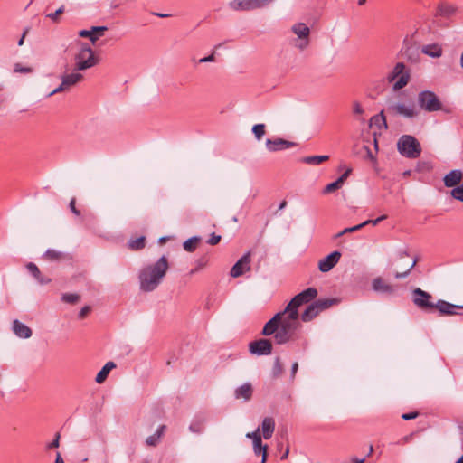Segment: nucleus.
Here are the masks:
<instances>
[{"instance_id":"1","label":"nucleus","mask_w":463,"mask_h":463,"mask_svg":"<svg viewBox=\"0 0 463 463\" xmlns=\"http://www.w3.org/2000/svg\"><path fill=\"white\" fill-rule=\"evenodd\" d=\"M168 269L169 263L165 256H162L155 263L148 264L141 269L138 274L140 290L144 292L154 291L162 282Z\"/></svg>"},{"instance_id":"2","label":"nucleus","mask_w":463,"mask_h":463,"mask_svg":"<svg viewBox=\"0 0 463 463\" xmlns=\"http://www.w3.org/2000/svg\"><path fill=\"white\" fill-rule=\"evenodd\" d=\"M279 313H283V316L280 318L279 327L274 335V339L276 344L284 345L296 339V331L301 327V324L299 322V316L291 317L290 311H286V307Z\"/></svg>"},{"instance_id":"3","label":"nucleus","mask_w":463,"mask_h":463,"mask_svg":"<svg viewBox=\"0 0 463 463\" xmlns=\"http://www.w3.org/2000/svg\"><path fill=\"white\" fill-rule=\"evenodd\" d=\"M392 83V90L397 91L408 85L411 80V69L403 62H397L386 77Z\"/></svg>"},{"instance_id":"4","label":"nucleus","mask_w":463,"mask_h":463,"mask_svg":"<svg viewBox=\"0 0 463 463\" xmlns=\"http://www.w3.org/2000/svg\"><path fill=\"white\" fill-rule=\"evenodd\" d=\"M74 71H78L90 69L99 62V59L95 56L94 51L88 43H81L78 53L74 56Z\"/></svg>"},{"instance_id":"5","label":"nucleus","mask_w":463,"mask_h":463,"mask_svg":"<svg viewBox=\"0 0 463 463\" xmlns=\"http://www.w3.org/2000/svg\"><path fill=\"white\" fill-rule=\"evenodd\" d=\"M399 153L411 159H415L420 156L421 146L419 141L411 135H402L397 142Z\"/></svg>"},{"instance_id":"6","label":"nucleus","mask_w":463,"mask_h":463,"mask_svg":"<svg viewBox=\"0 0 463 463\" xmlns=\"http://www.w3.org/2000/svg\"><path fill=\"white\" fill-rule=\"evenodd\" d=\"M418 104L427 112H435L442 110L445 113H450L449 108H443L438 96L430 90H422L418 95Z\"/></svg>"},{"instance_id":"7","label":"nucleus","mask_w":463,"mask_h":463,"mask_svg":"<svg viewBox=\"0 0 463 463\" xmlns=\"http://www.w3.org/2000/svg\"><path fill=\"white\" fill-rule=\"evenodd\" d=\"M317 296V290L315 288H307L297 294L286 306V311H290L291 317L299 316L298 307L304 304L310 303Z\"/></svg>"},{"instance_id":"8","label":"nucleus","mask_w":463,"mask_h":463,"mask_svg":"<svg viewBox=\"0 0 463 463\" xmlns=\"http://www.w3.org/2000/svg\"><path fill=\"white\" fill-rule=\"evenodd\" d=\"M335 298H319L310 303L305 311L301 314V320L303 322H309L313 320L320 312L330 307L336 303Z\"/></svg>"},{"instance_id":"9","label":"nucleus","mask_w":463,"mask_h":463,"mask_svg":"<svg viewBox=\"0 0 463 463\" xmlns=\"http://www.w3.org/2000/svg\"><path fill=\"white\" fill-rule=\"evenodd\" d=\"M386 112L392 116H402L406 118H413L418 115L413 103L405 105L392 99L386 101Z\"/></svg>"},{"instance_id":"10","label":"nucleus","mask_w":463,"mask_h":463,"mask_svg":"<svg viewBox=\"0 0 463 463\" xmlns=\"http://www.w3.org/2000/svg\"><path fill=\"white\" fill-rule=\"evenodd\" d=\"M433 297L429 292L416 288L412 290V302L420 310L430 312L434 310Z\"/></svg>"},{"instance_id":"11","label":"nucleus","mask_w":463,"mask_h":463,"mask_svg":"<svg viewBox=\"0 0 463 463\" xmlns=\"http://www.w3.org/2000/svg\"><path fill=\"white\" fill-rule=\"evenodd\" d=\"M249 350L252 354L269 355L272 353L271 341L266 338H260L249 344Z\"/></svg>"},{"instance_id":"12","label":"nucleus","mask_w":463,"mask_h":463,"mask_svg":"<svg viewBox=\"0 0 463 463\" xmlns=\"http://www.w3.org/2000/svg\"><path fill=\"white\" fill-rule=\"evenodd\" d=\"M73 71L70 74H65L61 77V83L53 90L50 95L64 91L65 90L76 85L83 80V75L80 72Z\"/></svg>"},{"instance_id":"13","label":"nucleus","mask_w":463,"mask_h":463,"mask_svg":"<svg viewBox=\"0 0 463 463\" xmlns=\"http://www.w3.org/2000/svg\"><path fill=\"white\" fill-rule=\"evenodd\" d=\"M250 253L246 252L242 255L236 263L232 266L230 275L232 278H238L243 275L246 271L250 269Z\"/></svg>"},{"instance_id":"14","label":"nucleus","mask_w":463,"mask_h":463,"mask_svg":"<svg viewBox=\"0 0 463 463\" xmlns=\"http://www.w3.org/2000/svg\"><path fill=\"white\" fill-rule=\"evenodd\" d=\"M434 309H437L440 316L461 315L458 309H463V306L455 305L446 300L439 299L434 303Z\"/></svg>"},{"instance_id":"15","label":"nucleus","mask_w":463,"mask_h":463,"mask_svg":"<svg viewBox=\"0 0 463 463\" xmlns=\"http://www.w3.org/2000/svg\"><path fill=\"white\" fill-rule=\"evenodd\" d=\"M341 258V252L335 250L320 260L318 262V269L321 272L330 271L339 261Z\"/></svg>"},{"instance_id":"16","label":"nucleus","mask_w":463,"mask_h":463,"mask_svg":"<svg viewBox=\"0 0 463 463\" xmlns=\"http://www.w3.org/2000/svg\"><path fill=\"white\" fill-rule=\"evenodd\" d=\"M295 146L296 143L279 137L274 139L268 138L266 140V147L269 152L287 150Z\"/></svg>"},{"instance_id":"17","label":"nucleus","mask_w":463,"mask_h":463,"mask_svg":"<svg viewBox=\"0 0 463 463\" xmlns=\"http://www.w3.org/2000/svg\"><path fill=\"white\" fill-rule=\"evenodd\" d=\"M283 313H277L274 315L272 318H270L263 326L261 335L265 336H269L274 334V335L277 334L279 327V322L280 318L282 317Z\"/></svg>"},{"instance_id":"18","label":"nucleus","mask_w":463,"mask_h":463,"mask_svg":"<svg viewBox=\"0 0 463 463\" xmlns=\"http://www.w3.org/2000/svg\"><path fill=\"white\" fill-rule=\"evenodd\" d=\"M372 288L375 292L384 294L387 296L393 295L394 291H395L394 286L385 283L384 280L381 277H378V278H375L373 279Z\"/></svg>"},{"instance_id":"19","label":"nucleus","mask_w":463,"mask_h":463,"mask_svg":"<svg viewBox=\"0 0 463 463\" xmlns=\"http://www.w3.org/2000/svg\"><path fill=\"white\" fill-rule=\"evenodd\" d=\"M107 30L108 28L106 26H92L90 30H80L79 36L89 38L94 44Z\"/></svg>"},{"instance_id":"20","label":"nucleus","mask_w":463,"mask_h":463,"mask_svg":"<svg viewBox=\"0 0 463 463\" xmlns=\"http://www.w3.org/2000/svg\"><path fill=\"white\" fill-rule=\"evenodd\" d=\"M26 269L30 273V275L38 282L40 285H47L52 281V279L46 276H43L37 267V265L33 262H28L25 265Z\"/></svg>"},{"instance_id":"21","label":"nucleus","mask_w":463,"mask_h":463,"mask_svg":"<svg viewBox=\"0 0 463 463\" xmlns=\"http://www.w3.org/2000/svg\"><path fill=\"white\" fill-rule=\"evenodd\" d=\"M463 178V173L459 169L451 170L448 173L444 178V185L446 187H452V189L460 184V182Z\"/></svg>"},{"instance_id":"22","label":"nucleus","mask_w":463,"mask_h":463,"mask_svg":"<svg viewBox=\"0 0 463 463\" xmlns=\"http://www.w3.org/2000/svg\"><path fill=\"white\" fill-rule=\"evenodd\" d=\"M13 331L16 336L24 339L31 337L33 334L32 329L18 319H14L13 322Z\"/></svg>"},{"instance_id":"23","label":"nucleus","mask_w":463,"mask_h":463,"mask_svg":"<svg viewBox=\"0 0 463 463\" xmlns=\"http://www.w3.org/2000/svg\"><path fill=\"white\" fill-rule=\"evenodd\" d=\"M275 430V420L271 417H266L261 423L262 435L265 439H269Z\"/></svg>"},{"instance_id":"24","label":"nucleus","mask_w":463,"mask_h":463,"mask_svg":"<svg viewBox=\"0 0 463 463\" xmlns=\"http://www.w3.org/2000/svg\"><path fill=\"white\" fill-rule=\"evenodd\" d=\"M165 430H166V426L165 425H160L156 432L147 437L146 439V445L148 446V447H156L159 444L162 437L164 436L165 432Z\"/></svg>"},{"instance_id":"25","label":"nucleus","mask_w":463,"mask_h":463,"mask_svg":"<svg viewBox=\"0 0 463 463\" xmlns=\"http://www.w3.org/2000/svg\"><path fill=\"white\" fill-rule=\"evenodd\" d=\"M457 13V7L449 3H442L437 8V14L444 18H450Z\"/></svg>"},{"instance_id":"26","label":"nucleus","mask_w":463,"mask_h":463,"mask_svg":"<svg viewBox=\"0 0 463 463\" xmlns=\"http://www.w3.org/2000/svg\"><path fill=\"white\" fill-rule=\"evenodd\" d=\"M115 367L116 364L114 362L109 361L106 363L105 365L101 368V370L97 373L95 381L98 383H103L106 381L110 371Z\"/></svg>"},{"instance_id":"27","label":"nucleus","mask_w":463,"mask_h":463,"mask_svg":"<svg viewBox=\"0 0 463 463\" xmlns=\"http://www.w3.org/2000/svg\"><path fill=\"white\" fill-rule=\"evenodd\" d=\"M252 396V387L250 383H244L235 390V397L237 399L243 398L248 401Z\"/></svg>"},{"instance_id":"28","label":"nucleus","mask_w":463,"mask_h":463,"mask_svg":"<svg viewBox=\"0 0 463 463\" xmlns=\"http://www.w3.org/2000/svg\"><path fill=\"white\" fill-rule=\"evenodd\" d=\"M66 257L67 254L54 249H48L43 255V258L49 261H61L66 259Z\"/></svg>"},{"instance_id":"29","label":"nucleus","mask_w":463,"mask_h":463,"mask_svg":"<svg viewBox=\"0 0 463 463\" xmlns=\"http://www.w3.org/2000/svg\"><path fill=\"white\" fill-rule=\"evenodd\" d=\"M422 52L432 58H439L442 55V49L438 44H427L422 47Z\"/></svg>"},{"instance_id":"30","label":"nucleus","mask_w":463,"mask_h":463,"mask_svg":"<svg viewBox=\"0 0 463 463\" xmlns=\"http://www.w3.org/2000/svg\"><path fill=\"white\" fill-rule=\"evenodd\" d=\"M292 32L300 39L308 38L310 30L304 23H298L292 26Z\"/></svg>"},{"instance_id":"31","label":"nucleus","mask_w":463,"mask_h":463,"mask_svg":"<svg viewBox=\"0 0 463 463\" xmlns=\"http://www.w3.org/2000/svg\"><path fill=\"white\" fill-rule=\"evenodd\" d=\"M230 6L235 11H250L251 5L250 0H232Z\"/></svg>"},{"instance_id":"32","label":"nucleus","mask_w":463,"mask_h":463,"mask_svg":"<svg viewBox=\"0 0 463 463\" xmlns=\"http://www.w3.org/2000/svg\"><path fill=\"white\" fill-rule=\"evenodd\" d=\"M253 450L256 455L262 456L261 463H265L267 461L268 457V446L263 445L262 439H260L258 443H253Z\"/></svg>"},{"instance_id":"33","label":"nucleus","mask_w":463,"mask_h":463,"mask_svg":"<svg viewBox=\"0 0 463 463\" xmlns=\"http://www.w3.org/2000/svg\"><path fill=\"white\" fill-rule=\"evenodd\" d=\"M128 246L131 250H140L146 246V237L140 236L135 240H130L128 242Z\"/></svg>"},{"instance_id":"34","label":"nucleus","mask_w":463,"mask_h":463,"mask_svg":"<svg viewBox=\"0 0 463 463\" xmlns=\"http://www.w3.org/2000/svg\"><path fill=\"white\" fill-rule=\"evenodd\" d=\"M328 159V156H310L303 157L302 162L308 165H317Z\"/></svg>"},{"instance_id":"35","label":"nucleus","mask_w":463,"mask_h":463,"mask_svg":"<svg viewBox=\"0 0 463 463\" xmlns=\"http://www.w3.org/2000/svg\"><path fill=\"white\" fill-rule=\"evenodd\" d=\"M200 237L198 236H193L191 237L190 239L186 240L183 246H184V249L188 251V252H194L196 248H197V244L198 242L200 241Z\"/></svg>"},{"instance_id":"36","label":"nucleus","mask_w":463,"mask_h":463,"mask_svg":"<svg viewBox=\"0 0 463 463\" xmlns=\"http://www.w3.org/2000/svg\"><path fill=\"white\" fill-rule=\"evenodd\" d=\"M283 371H284V368H283V365H282V364L280 362V358L279 357H276L275 361H274V364H273L272 370H271V376H272V378H274V379L279 378L283 373Z\"/></svg>"},{"instance_id":"37","label":"nucleus","mask_w":463,"mask_h":463,"mask_svg":"<svg viewBox=\"0 0 463 463\" xmlns=\"http://www.w3.org/2000/svg\"><path fill=\"white\" fill-rule=\"evenodd\" d=\"M252 133L257 140H260L265 135V125L262 123L255 124L252 127Z\"/></svg>"},{"instance_id":"38","label":"nucleus","mask_w":463,"mask_h":463,"mask_svg":"<svg viewBox=\"0 0 463 463\" xmlns=\"http://www.w3.org/2000/svg\"><path fill=\"white\" fill-rule=\"evenodd\" d=\"M275 0H250L251 10L264 8Z\"/></svg>"},{"instance_id":"39","label":"nucleus","mask_w":463,"mask_h":463,"mask_svg":"<svg viewBox=\"0 0 463 463\" xmlns=\"http://www.w3.org/2000/svg\"><path fill=\"white\" fill-rule=\"evenodd\" d=\"M450 195L451 197H453L454 199L458 200V201H460L463 203V183L460 184L459 185L454 187L451 191H450Z\"/></svg>"},{"instance_id":"40","label":"nucleus","mask_w":463,"mask_h":463,"mask_svg":"<svg viewBox=\"0 0 463 463\" xmlns=\"http://www.w3.org/2000/svg\"><path fill=\"white\" fill-rule=\"evenodd\" d=\"M80 299V296L78 294L74 293H64L61 296V300L63 302L69 303V304H74L78 302Z\"/></svg>"},{"instance_id":"41","label":"nucleus","mask_w":463,"mask_h":463,"mask_svg":"<svg viewBox=\"0 0 463 463\" xmlns=\"http://www.w3.org/2000/svg\"><path fill=\"white\" fill-rule=\"evenodd\" d=\"M418 261V259H414L412 263L408 267V269L403 272H396L394 274L395 279H405L410 274L411 270L415 267L416 263Z\"/></svg>"},{"instance_id":"42","label":"nucleus","mask_w":463,"mask_h":463,"mask_svg":"<svg viewBox=\"0 0 463 463\" xmlns=\"http://www.w3.org/2000/svg\"><path fill=\"white\" fill-rule=\"evenodd\" d=\"M342 185L338 183L337 180L326 184L325 188L323 189V194H330L333 193L338 189H340Z\"/></svg>"},{"instance_id":"43","label":"nucleus","mask_w":463,"mask_h":463,"mask_svg":"<svg viewBox=\"0 0 463 463\" xmlns=\"http://www.w3.org/2000/svg\"><path fill=\"white\" fill-rule=\"evenodd\" d=\"M64 11H65V6L61 5L54 13L48 14L46 15V17L50 18L52 22L56 23L59 20V15L63 14Z\"/></svg>"},{"instance_id":"44","label":"nucleus","mask_w":463,"mask_h":463,"mask_svg":"<svg viewBox=\"0 0 463 463\" xmlns=\"http://www.w3.org/2000/svg\"><path fill=\"white\" fill-rule=\"evenodd\" d=\"M246 437L248 439H251L253 443H258L260 441V439H261V434H260V428L256 429L252 432L247 433Z\"/></svg>"},{"instance_id":"45","label":"nucleus","mask_w":463,"mask_h":463,"mask_svg":"<svg viewBox=\"0 0 463 463\" xmlns=\"http://www.w3.org/2000/svg\"><path fill=\"white\" fill-rule=\"evenodd\" d=\"M14 72H20V73H30L32 72V68L30 67H24L20 63H15L14 67Z\"/></svg>"},{"instance_id":"46","label":"nucleus","mask_w":463,"mask_h":463,"mask_svg":"<svg viewBox=\"0 0 463 463\" xmlns=\"http://www.w3.org/2000/svg\"><path fill=\"white\" fill-rule=\"evenodd\" d=\"M60 433H56L53 440L46 445L47 449L58 448L60 445Z\"/></svg>"},{"instance_id":"47","label":"nucleus","mask_w":463,"mask_h":463,"mask_svg":"<svg viewBox=\"0 0 463 463\" xmlns=\"http://www.w3.org/2000/svg\"><path fill=\"white\" fill-rule=\"evenodd\" d=\"M366 225H368V222H362V223H360L358 225L344 229V232H345V234L346 233H350V232H354L361 230L363 227H364Z\"/></svg>"},{"instance_id":"48","label":"nucleus","mask_w":463,"mask_h":463,"mask_svg":"<svg viewBox=\"0 0 463 463\" xmlns=\"http://www.w3.org/2000/svg\"><path fill=\"white\" fill-rule=\"evenodd\" d=\"M202 423L199 422V421H193L190 426H189V430L192 431V432H195V433H200L202 431Z\"/></svg>"},{"instance_id":"49","label":"nucleus","mask_w":463,"mask_h":463,"mask_svg":"<svg viewBox=\"0 0 463 463\" xmlns=\"http://www.w3.org/2000/svg\"><path fill=\"white\" fill-rule=\"evenodd\" d=\"M69 207H70V210L71 211V213L73 214H75L76 216H80V210H78L76 208V199L74 197L71 199L70 203H69Z\"/></svg>"},{"instance_id":"50","label":"nucleus","mask_w":463,"mask_h":463,"mask_svg":"<svg viewBox=\"0 0 463 463\" xmlns=\"http://www.w3.org/2000/svg\"><path fill=\"white\" fill-rule=\"evenodd\" d=\"M353 112L356 115L364 114V110L358 101L353 103Z\"/></svg>"},{"instance_id":"51","label":"nucleus","mask_w":463,"mask_h":463,"mask_svg":"<svg viewBox=\"0 0 463 463\" xmlns=\"http://www.w3.org/2000/svg\"><path fill=\"white\" fill-rule=\"evenodd\" d=\"M221 241V236L216 235L215 233H212L210 238L207 241V243L210 245H216Z\"/></svg>"},{"instance_id":"52","label":"nucleus","mask_w":463,"mask_h":463,"mask_svg":"<svg viewBox=\"0 0 463 463\" xmlns=\"http://www.w3.org/2000/svg\"><path fill=\"white\" fill-rule=\"evenodd\" d=\"M309 44L308 38H302L298 43H296V47H298L299 50L306 49Z\"/></svg>"},{"instance_id":"53","label":"nucleus","mask_w":463,"mask_h":463,"mask_svg":"<svg viewBox=\"0 0 463 463\" xmlns=\"http://www.w3.org/2000/svg\"><path fill=\"white\" fill-rule=\"evenodd\" d=\"M418 415H419L418 411H411V412H409V413H403L402 415V418L404 420H410L416 419L418 417Z\"/></svg>"},{"instance_id":"54","label":"nucleus","mask_w":463,"mask_h":463,"mask_svg":"<svg viewBox=\"0 0 463 463\" xmlns=\"http://www.w3.org/2000/svg\"><path fill=\"white\" fill-rule=\"evenodd\" d=\"M90 312V307L85 306L80 310L78 317L80 319H83Z\"/></svg>"},{"instance_id":"55","label":"nucleus","mask_w":463,"mask_h":463,"mask_svg":"<svg viewBox=\"0 0 463 463\" xmlns=\"http://www.w3.org/2000/svg\"><path fill=\"white\" fill-rule=\"evenodd\" d=\"M351 173V169H347L345 173H343L336 180L338 181V183L343 185L345 181L347 179V177L349 176Z\"/></svg>"},{"instance_id":"56","label":"nucleus","mask_w":463,"mask_h":463,"mask_svg":"<svg viewBox=\"0 0 463 463\" xmlns=\"http://www.w3.org/2000/svg\"><path fill=\"white\" fill-rule=\"evenodd\" d=\"M386 218H387V215L383 214L374 220H366L365 222H368V224H372V225L375 226L382 221L385 220Z\"/></svg>"},{"instance_id":"57","label":"nucleus","mask_w":463,"mask_h":463,"mask_svg":"<svg viewBox=\"0 0 463 463\" xmlns=\"http://www.w3.org/2000/svg\"><path fill=\"white\" fill-rule=\"evenodd\" d=\"M29 30H30V28H29V27H26V28L24 30V32H23V33H22V36H21V38L18 40V43H17L19 46H22V45L24 44V38H25L26 34L29 33Z\"/></svg>"},{"instance_id":"58","label":"nucleus","mask_w":463,"mask_h":463,"mask_svg":"<svg viewBox=\"0 0 463 463\" xmlns=\"http://www.w3.org/2000/svg\"><path fill=\"white\" fill-rule=\"evenodd\" d=\"M298 370V364L297 362L293 363L291 365V379L293 380L296 376V373Z\"/></svg>"},{"instance_id":"59","label":"nucleus","mask_w":463,"mask_h":463,"mask_svg":"<svg viewBox=\"0 0 463 463\" xmlns=\"http://www.w3.org/2000/svg\"><path fill=\"white\" fill-rule=\"evenodd\" d=\"M214 61V54L212 53L211 55H209L207 57L200 59L199 62L200 63H203V62H211V61Z\"/></svg>"},{"instance_id":"60","label":"nucleus","mask_w":463,"mask_h":463,"mask_svg":"<svg viewBox=\"0 0 463 463\" xmlns=\"http://www.w3.org/2000/svg\"><path fill=\"white\" fill-rule=\"evenodd\" d=\"M379 116H380V117H381V118H382V121H383V124L384 128H388V126H387V123H386V117H385V115H384V110H382V111L380 112Z\"/></svg>"},{"instance_id":"61","label":"nucleus","mask_w":463,"mask_h":463,"mask_svg":"<svg viewBox=\"0 0 463 463\" xmlns=\"http://www.w3.org/2000/svg\"><path fill=\"white\" fill-rule=\"evenodd\" d=\"M152 14L155 16H157V17H161V18H165V17L171 16V14H162V13H156V12H153Z\"/></svg>"},{"instance_id":"62","label":"nucleus","mask_w":463,"mask_h":463,"mask_svg":"<svg viewBox=\"0 0 463 463\" xmlns=\"http://www.w3.org/2000/svg\"><path fill=\"white\" fill-rule=\"evenodd\" d=\"M55 463H64L63 458L60 452H57V454H56Z\"/></svg>"},{"instance_id":"63","label":"nucleus","mask_w":463,"mask_h":463,"mask_svg":"<svg viewBox=\"0 0 463 463\" xmlns=\"http://www.w3.org/2000/svg\"><path fill=\"white\" fill-rule=\"evenodd\" d=\"M352 461L354 463H364L365 461V458H352Z\"/></svg>"},{"instance_id":"64","label":"nucleus","mask_w":463,"mask_h":463,"mask_svg":"<svg viewBox=\"0 0 463 463\" xmlns=\"http://www.w3.org/2000/svg\"><path fill=\"white\" fill-rule=\"evenodd\" d=\"M287 206V202L284 200L279 205V210H282Z\"/></svg>"}]
</instances>
